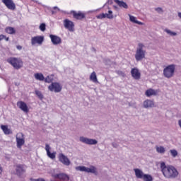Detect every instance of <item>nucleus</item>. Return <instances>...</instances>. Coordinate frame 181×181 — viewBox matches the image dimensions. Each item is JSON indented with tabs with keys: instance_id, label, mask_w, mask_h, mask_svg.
Listing matches in <instances>:
<instances>
[{
	"instance_id": "48",
	"label": "nucleus",
	"mask_w": 181,
	"mask_h": 181,
	"mask_svg": "<svg viewBox=\"0 0 181 181\" xmlns=\"http://www.w3.org/2000/svg\"><path fill=\"white\" fill-rule=\"evenodd\" d=\"M2 172H3L2 167H0V175H1V174H2Z\"/></svg>"
},
{
	"instance_id": "6",
	"label": "nucleus",
	"mask_w": 181,
	"mask_h": 181,
	"mask_svg": "<svg viewBox=\"0 0 181 181\" xmlns=\"http://www.w3.org/2000/svg\"><path fill=\"white\" fill-rule=\"evenodd\" d=\"M48 90L52 93H61L62 90H63V86L59 82H52L48 86Z\"/></svg>"
},
{
	"instance_id": "37",
	"label": "nucleus",
	"mask_w": 181,
	"mask_h": 181,
	"mask_svg": "<svg viewBox=\"0 0 181 181\" xmlns=\"http://www.w3.org/2000/svg\"><path fill=\"white\" fill-rule=\"evenodd\" d=\"M97 19H104L105 18V13H100L96 16Z\"/></svg>"
},
{
	"instance_id": "27",
	"label": "nucleus",
	"mask_w": 181,
	"mask_h": 181,
	"mask_svg": "<svg viewBox=\"0 0 181 181\" xmlns=\"http://www.w3.org/2000/svg\"><path fill=\"white\" fill-rule=\"evenodd\" d=\"M54 81V75L53 74L47 76L44 79L45 83H47L48 84H50V83H53Z\"/></svg>"
},
{
	"instance_id": "17",
	"label": "nucleus",
	"mask_w": 181,
	"mask_h": 181,
	"mask_svg": "<svg viewBox=\"0 0 181 181\" xmlns=\"http://www.w3.org/2000/svg\"><path fill=\"white\" fill-rule=\"evenodd\" d=\"M144 108H153L155 107V102L152 100L147 99L143 103Z\"/></svg>"
},
{
	"instance_id": "25",
	"label": "nucleus",
	"mask_w": 181,
	"mask_h": 181,
	"mask_svg": "<svg viewBox=\"0 0 181 181\" xmlns=\"http://www.w3.org/2000/svg\"><path fill=\"white\" fill-rule=\"evenodd\" d=\"M1 128L5 135H10L12 134V130L6 125H1Z\"/></svg>"
},
{
	"instance_id": "34",
	"label": "nucleus",
	"mask_w": 181,
	"mask_h": 181,
	"mask_svg": "<svg viewBox=\"0 0 181 181\" xmlns=\"http://www.w3.org/2000/svg\"><path fill=\"white\" fill-rule=\"evenodd\" d=\"M170 153L173 158H176V156L178 155L177 151H176V149L170 150Z\"/></svg>"
},
{
	"instance_id": "28",
	"label": "nucleus",
	"mask_w": 181,
	"mask_h": 181,
	"mask_svg": "<svg viewBox=\"0 0 181 181\" xmlns=\"http://www.w3.org/2000/svg\"><path fill=\"white\" fill-rule=\"evenodd\" d=\"M129 17L130 22H132V23H136L137 25H144V23L136 20V17L132 16L131 14H129Z\"/></svg>"
},
{
	"instance_id": "46",
	"label": "nucleus",
	"mask_w": 181,
	"mask_h": 181,
	"mask_svg": "<svg viewBox=\"0 0 181 181\" xmlns=\"http://www.w3.org/2000/svg\"><path fill=\"white\" fill-rule=\"evenodd\" d=\"M177 15H178V18H180V19H181V12H178Z\"/></svg>"
},
{
	"instance_id": "42",
	"label": "nucleus",
	"mask_w": 181,
	"mask_h": 181,
	"mask_svg": "<svg viewBox=\"0 0 181 181\" xmlns=\"http://www.w3.org/2000/svg\"><path fill=\"white\" fill-rule=\"evenodd\" d=\"M98 11H100V8L96 9V10H90L88 11V13H94V12H97Z\"/></svg>"
},
{
	"instance_id": "29",
	"label": "nucleus",
	"mask_w": 181,
	"mask_h": 181,
	"mask_svg": "<svg viewBox=\"0 0 181 181\" xmlns=\"http://www.w3.org/2000/svg\"><path fill=\"white\" fill-rule=\"evenodd\" d=\"M6 33L8 35H15L16 33V30H15L13 27H6L5 28Z\"/></svg>"
},
{
	"instance_id": "33",
	"label": "nucleus",
	"mask_w": 181,
	"mask_h": 181,
	"mask_svg": "<svg viewBox=\"0 0 181 181\" xmlns=\"http://www.w3.org/2000/svg\"><path fill=\"white\" fill-rule=\"evenodd\" d=\"M105 16L107 19L114 18V14H112V11L111 10H109L107 13H105Z\"/></svg>"
},
{
	"instance_id": "2",
	"label": "nucleus",
	"mask_w": 181,
	"mask_h": 181,
	"mask_svg": "<svg viewBox=\"0 0 181 181\" xmlns=\"http://www.w3.org/2000/svg\"><path fill=\"white\" fill-rule=\"evenodd\" d=\"M146 56V49H145V45L142 43H139L136 49L134 57L136 62H141L145 59Z\"/></svg>"
},
{
	"instance_id": "5",
	"label": "nucleus",
	"mask_w": 181,
	"mask_h": 181,
	"mask_svg": "<svg viewBox=\"0 0 181 181\" xmlns=\"http://www.w3.org/2000/svg\"><path fill=\"white\" fill-rule=\"evenodd\" d=\"M76 170L78 172H86V173H93V175H97V168L93 165H90V167H86L84 165L77 166L75 168Z\"/></svg>"
},
{
	"instance_id": "30",
	"label": "nucleus",
	"mask_w": 181,
	"mask_h": 181,
	"mask_svg": "<svg viewBox=\"0 0 181 181\" xmlns=\"http://www.w3.org/2000/svg\"><path fill=\"white\" fill-rule=\"evenodd\" d=\"M141 180L144 181H153V177L149 174H144Z\"/></svg>"
},
{
	"instance_id": "19",
	"label": "nucleus",
	"mask_w": 181,
	"mask_h": 181,
	"mask_svg": "<svg viewBox=\"0 0 181 181\" xmlns=\"http://www.w3.org/2000/svg\"><path fill=\"white\" fill-rule=\"evenodd\" d=\"M16 170L17 175H18V176H21V175H23L24 172H25L26 167H25V165H17L16 167Z\"/></svg>"
},
{
	"instance_id": "1",
	"label": "nucleus",
	"mask_w": 181,
	"mask_h": 181,
	"mask_svg": "<svg viewBox=\"0 0 181 181\" xmlns=\"http://www.w3.org/2000/svg\"><path fill=\"white\" fill-rule=\"evenodd\" d=\"M160 168L163 176L165 177L166 179H175L179 175V172H177V170L175 167L166 165L165 162L160 163Z\"/></svg>"
},
{
	"instance_id": "15",
	"label": "nucleus",
	"mask_w": 181,
	"mask_h": 181,
	"mask_svg": "<svg viewBox=\"0 0 181 181\" xmlns=\"http://www.w3.org/2000/svg\"><path fill=\"white\" fill-rule=\"evenodd\" d=\"M52 177H54V179H59V180L63 181H69L70 177L67 174L65 173H59V174H53Z\"/></svg>"
},
{
	"instance_id": "38",
	"label": "nucleus",
	"mask_w": 181,
	"mask_h": 181,
	"mask_svg": "<svg viewBox=\"0 0 181 181\" xmlns=\"http://www.w3.org/2000/svg\"><path fill=\"white\" fill-rule=\"evenodd\" d=\"M155 11H156V12H158V13H163V9L160 7L156 8Z\"/></svg>"
},
{
	"instance_id": "36",
	"label": "nucleus",
	"mask_w": 181,
	"mask_h": 181,
	"mask_svg": "<svg viewBox=\"0 0 181 181\" xmlns=\"http://www.w3.org/2000/svg\"><path fill=\"white\" fill-rule=\"evenodd\" d=\"M35 94L37 96H38L40 100L43 99V95L42 94V92H40V90H35Z\"/></svg>"
},
{
	"instance_id": "26",
	"label": "nucleus",
	"mask_w": 181,
	"mask_h": 181,
	"mask_svg": "<svg viewBox=\"0 0 181 181\" xmlns=\"http://www.w3.org/2000/svg\"><path fill=\"white\" fill-rule=\"evenodd\" d=\"M73 15H74V18H75V19H78V20L84 19V18H85V15L83 14V13L80 12V11L78 13L74 11Z\"/></svg>"
},
{
	"instance_id": "14",
	"label": "nucleus",
	"mask_w": 181,
	"mask_h": 181,
	"mask_svg": "<svg viewBox=\"0 0 181 181\" xmlns=\"http://www.w3.org/2000/svg\"><path fill=\"white\" fill-rule=\"evenodd\" d=\"M52 148L50 147V146L49 144H45V151L47 152V156H48V158H49V159H52L54 160L56 159V151H53L52 153L50 152Z\"/></svg>"
},
{
	"instance_id": "49",
	"label": "nucleus",
	"mask_w": 181,
	"mask_h": 181,
	"mask_svg": "<svg viewBox=\"0 0 181 181\" xmlns=\"http://www.w3.org/2000/svg\"><path fill=\"white\" fill-rule=\"evenodd\" d=\"M114 7H115V8H117V6H115Z\"/></svg>"
},
{
	"instance_id": "11",
	"label": "nucleus",
	"mask_w": 181,
	"mask_h": 181,
	"mask_svg": "<svg viewBox=\"0 0 181 181\" xmlns=\"http://www.w3.org/2000/svg\"><path fill=\"white\" fill-rule=\"evenodd\" d=\"M1 2L10 11H15L16 9V5L13 0H1Z\"/></svg>"
},
{
	"instance_id": "41",
	"label": "nucleus",
	"mask_w": 181,
	"mask_h": 181,
	"mask_svg": "<svg viewBox=\"0 0 181 181\" xmlns=\"http://www.w3.org/2000/svg\"><path fill=\"white\" fill-rule=\"evenodd\" d=\"M30 180L31 181H46V180H45L44 178H37V179L31 178Z\"/></svg>"
},
{
	"instance_id": "35",
	"label": "nucleus",
	"mask_w": 181,
	"mask_h": 181,
	"mask_svg": "<svg viewBox=\"0 0 181 181\" xmlns=\"http://www.w3.org/2000/svg\"><path fill=\"white\" fill-rule=\"evenodd\" d=\"M40 30H41V32H45V30H46V24L45 23H41L40 27H39Z\"/></svg>"
},
{
	"instance_id": "16",
	"label": "nucleus",
	"mask_w": 181,
	"mask_h": 181,
	"mask_svg": "<svg viewBox=\"0 0 181 181\" xmlns=\"http://www.w3.org/2000/svg\"><path fill=\"white\" fill-rule=\"evenodd\" d=\"M49 37L51 39L52 43L55 46L62 43V38L57 35H50Z\"/></svg>"
},
{
	"instance_id": "47",
	"label": "nucleus",
	"mask_w": 181,
	"mask_h": 181,
	"mask_svg": "<svg viewBox=\"0 0 181 181\" xmlns=\"http://www.w3.org/2000/svg\"><path fill=\"white\" fill-rule=\"evenodd\" d=\"M4 39H5V40H6V42H8V41L9 40V37H6V36H5Z\"/></svg>"
},
{
	"instance_id": "18",
	"label": "nucleus",
	"mask_w": 181,
	"mask_h": 181,
	"mask_svg": "<svg viewBox=\"0 0 181 181\" xmlns=\"http://www.w3.org/2000/svg\"><path fill=\"white\" fill-rule=\"evenodd\" d=\"M131 74L134 80H139L141 78V72L136 68H134L131 71Z\"/></svg>"
},
{
	"instance_id": "23",
	"label": "nucleus",
	"mask_w": 181,
	"mask_h": 181,
	"mask_svg": "<svg viewBox=\"0 0 181 181\" xmlns=\"http://www.w3.org/2000/svg\"><path fill=\"white\" fill-rule=\"evenodd\" d=\"M114 2L119 6V8H124V9H128V4L124 1L114 0Z\"/></svg>"
},
{
	"instance_id": "4",
	"label": "nucleus",
	"mask_w": 181,
	"mask_h": 181,
	"mask_svg": "<svg viewBox=\"0 0 181 181\" xmlns=\"http://www.w3.org/2000/svg\"><path fill=\"white\" fill-rule=\"evenodd\" d=\"M175 70H176L175 64H170L163 69V76L166 78H172L175 76Z\"/></svg>"
},
{
	"instance_id": "7",
	"label": "nucleus",
	"mask_w": 181,
	"mask_h": 181,
	"mask_svg": "<svg viewBox=\"0 0 181 181\" xmlns=\"http://www.w3.org/2000/svg\"><path fill=\"white\" fill-rule=\"evenodd\" d=\"M16 146L19 149L25 145V135H23V133H18L16 136Z\"/></svg>"
},
{
	"instance_id": "44",
	"label": "nucleus",
	"mask_w": 181,
	"mask_h": 181,
	"mask_svg": "<svg viewBox=\"0 0 181 181\" xmlns=\"http://www.w3.org/2000/svg\"><path fill=\"white\" fill-rule=\"evenodd\" d=\"M16 49H18V50H22V46H21V45H17V46H16Z\"/></svg>"
},
{
	"instance_id": "13",
	"label": "nucleus",
	"mask_w": 181,
	"mask_h": 181,
	"mask_svg": "<svg viewBox=\"0 0 181 181\" xmlns=\"http://www.w3.org/2000/svg\"><path fill=\"white\" fill-rule=\"evenodd\" d=\"M17 107H18V108L25 114L29 112V107L28 106V104L23 101H18L17 103Z\"/></svg>"
},
{
	"instance_id": "22",
	"label": "nucleus",
	"mask_w": 181,
	"mask_h": 181,
	"mask_svg": "<svg viewBox=\"0 0 181 181\" xmlns=\"http://www.w3.org/2000/svg\"><path fill=\"white\" fill-rule=\"evenodd\" d=\"M155 148L157 153H159L160 155H165L166 152V148L163 146H156Z\"/></svg>"
},
{
	"instance_id": "43",
	"label": "nucleus",
	"mask_w": 181,
	"mask_h": 181,
	"mask_svg": "<svg viewBox=\"0 0 181 181\" xmlns=\"http://www.w3.org/2000/svg\"><path fill=\"white\" fill-rule=\"evenodd\" d=\"M4 37H5L4 35H0V41L4 40Z\"/></svg>"
},
{
	"instance_id": "45",
	"label": "nucleus",
	"mask_w": 181,
	"mask_h": 181,
	"mask_svg": "<svg viewBox=\"0 0 181 181\" xmlns=\"http://www.w3.org/2000/svg\"><path fill=\"white\" fill-rule=\"evenodd\" d=\"M118 74H119L120 76H124V73L122 71H117Z\"/></svg>"
},
{
	"instance_id": "10",
	"label": "nucleus",
	"mask_w": 181,
	"mask_h": 181,
	"mask_svg": "<svg viewBox=\"0 0 181 181\" xmlns=\"http://www.w3.org/2000/svg\"><path fill=\"white\" fill-rule=\"evenodd\" d=\"M45 37L42 35L35 36L31 38V45L32 46H36V45H39L40 46V45L43 43Z\"/></svg>"
},
{
	"instance_id": "3",
	"label": "nucleus",
	"mask_w": 181,
	"mask_h": 181,
	"mask_svg": "<svg viewBox=\"0 0 181 181\" xmlns=\"http://www.w3.org/2000/svg\"><path fill=\"white\" fill-rule=\"evenodd\" d=\"M7 62H8L9 64H11L16 70H19V69L23 67V61L21 58L10 57L7 59Z\"/></svg>"
},
{
	"instance_id": "39",
	"label": "nucleus",
	"mask_w": 181,
	"mask_h": 181,
	"mask_svg": "<svg viewBox=\"0 0 181 181\" xmlns=\"http://www.w3.org/2000/svg\"><path fill=\"white\" fill-rule=\"evenodd\" d=\"M112 146H113V148H118V146H119V144H118V142H117V141H115L112 143Z\"/></svg>"
},
{
	"instance_id": "12",
	"label": "nucleus",
	"mask_w": 181,
	"mask_h": 181,
	"mask_svg": "<svg viewBox=\"0 0 181 181\" xmlns=\"http://www.w3.org/2000/svg\"><path fill=\"white\" fill-rule=\"evenodd\" d=\"M64 26L69 32H74V23L73 21L69 19L64 20Z\"/></svg>"
},
{
	"instance_id": "31",
	"label": "nucleus",
	"mask_w": 181,
	"mask_h": 181,
	"mask_svg": "<svg viewBox=\"0 0 181 181\" xmlns=\"http://www.w3.org/2000/svg\"><path fill=\"white\" fill-rule=\"evenodd\" d=\"M90 80L93 81V83H98V80H97V74L95 72H92L90 76Z\"/></svg>"
},
{
	"instance_id": "24",
	"label": "nucleus",
	"mask_w": 181,
	"mask_h": 181,
	"mask_svg": "<svg viewBox=\"0 0 181 181\" xmlns=\"http://www.w3.org/2000/svg\"><path fill=\"white\" fill-rule=\"evenodd\" d=\"M34 78L37 81H45V75L40 72L34 74Z\"/></svg>"
},
{
	"instance_id": "20",
	"label": "nucleus",
	"mask_w": 181,
	"mask_h": 181,
	"mask_svg": "<svg viewBox=\"0 0 181 181\" xmlns=\"http://www.w3.org/2000/svg\"><path fill=\"white\" fill-rule=\"evenodd\" d=\"M134 172L135 173V176H136V179H141L142 180L144 175H145L144 171L141 169H139V168H134Z\"/></svg>"
},
{
	"instance_id": "32",
	"label": "nucleus",
	"mask_w": 181,
	"mask_h": 181,
	"mask_svg": "<svg viewBox=\"0 0 181 181\" xmlns=\"http://www.w3.org/2000/svg\"><path fill=\"white\" fill-rule=\"evenodd\" d=\"M164 32H165L170 36H177V33H176L175 31H172L168 28L165 29Z\"/></svg>"
},
{
	"instance_id": "8",
	"label": "nucleus",
	"mask_w": 181,
	"mask_h": 181,
	"mask_svg": "<svg viewBox=\"0 0 181 181\" xmlns=\"http://www.w3.org/2000/svg\"><path fill=\"white\" fill-rule=\"evenodd\" d=\"M58 158L59 162H61V163H62V165H64L65 166H70V165L71 164V161H70L69 157L63 154V153H60L58 155Z\"/></svg>"
},
{
	"instance_id": "9",
	"label": "nucleus",
	"mask_w": 181,
	"mask_h": 181,
	"mask_svg": "<svg viewBox=\"0 0 181 181\" xmlns=\"http://www.w3.org/2000/svg\"><path fill=\"white\" fill-rule=\"evenodd\" d=\"M79 141L80 142H82V144H86V145H97L98 144L97 140L94 139H88L84 136H80Z\"/></svg>"
},
{
	"instance_id": "21",
	"label": "nucleus",
	"mask_w": 181,
	"mask_h": 181,
	"mask_svg": "<svg viewBox=\"0 0 181 181\" xmlns=\"http://www.w3.org/2000/svg\"><path fill=\"white\" fill-rule=\"evenodd\" d=\"M158 95V90L152 88H149L145 92V95L146 97H152L153 95Z\"/></svg>"
},
{
	"instance_id": "40",
	"label": "nucleus",
	"mask_w": 181,
	"mask_h": 181,
	"mask_svg": "<svg viewBox=\"0 0 181 181\" xmlns=\"http://www.w3.org/2000/svg\"><path fill=\"white\" fill-rule=\"evenodd\" d=\"M54 11H52V13H56V12L61 11L60 8L57 6H54L53 8Z\"/></svg>"
}]
</instances>
